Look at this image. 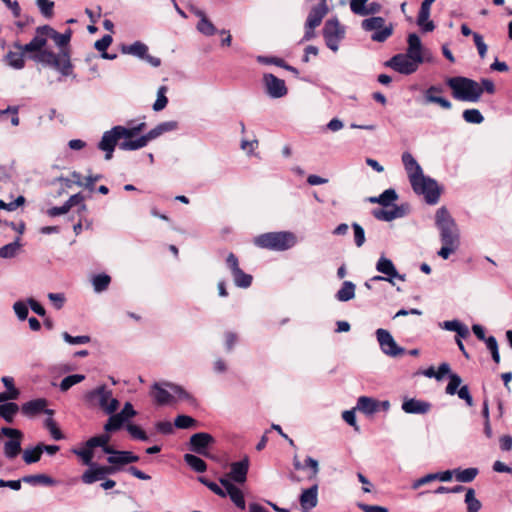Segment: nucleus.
Wrapping results in <instances>:
<instances>
[{
  "label": "nucleus",
  "mask_w": 512,
  "mask_h": 512,
  "mask_svg": "<svg viewBox=\"0 0 512 512\" xmlns=\"http://www.w3.org/2000/svg\"><path fill=\"white\" fill-rule=\"evenodd\" d=\"M473 40L480 58L484 59L486 57L488 47L484 42L483 36L479 33H473Z\"/></svg>",
  "instance_id": "69168bd1"
},
{
  "label": "nucleus",
  "mask_w": 512,
  "mask_h": 512,
  "mask_svg": "<svg viewBox=\"0 0 512 512\" xmlns=\"http://www.w3.org/2000/svg\"><path fill=\"white\" fill-rule=\"evenodd\" d=\"M248 469H249V460L246 457L240 461L233 462L231 464V469H230V472L228 473V477L232 481L242 484L247 479Z\"/></svg>",
  "instance_id": "5701e85b"
},
{
  "label": "nucleus",
  "mask_w": 512,
  "mask_h": 512,
  "mask_svg": "<svg viewBox=\"0 0 512 512\" xmlns=\"http://www.w3.org/2000/svg\"><path fill=\"white\" fill-rule=\"evenodd\" d=\"M49 37L43 26L36 28L35 36L27 44L15 42L13 48H22L27 52V57L37 63L50 66L60 72L62 76H70L73 66L70 61L69 51H61L59 54L45 49Z\"/></svg>",
  "instance_id": "f257e3e1"
},
{
  "label": "nucleus",
  "mask_w": 512,
  "mask_h": 512,
  "mask_svg": "<svg viewBox=\"0 0 512 512\" xmlns=\"http://www.w3.org/2000/svg\"><path fill=\"white\" fill-rule=\"evenodd\" d=\"M317 495V485H313L312 487L303 490V492L300 495V504L305 512H308L317 505Z\"/></svg>",
  "instance_id": "bb28decb"
},
{
  "label": "nucleus",
  "mask_w": 512,
  "mask_h": 512,
  "mask_svg": "<svg viewBox=\"0 0 512 512\" xmlns=\"http://www.w3.org/2000/svg\"><path fill=\"white\" fill-rule=\"evenodd\" d=\"M110 441V436L107 433L91 437L87 440L86 446L91 448L92 450L96 447H101L103 452L109 454L112 452V447L108 445Z\"/></svg>",
  "instance_id": "473e14b6"
},
{
  "label": "nucleus",
  "mask_w": 512,
  "mask_h": 512,
  "mask_svg": "<svg viewBox=\"0 0 512 512\" xmlns=\"http://www.w3.org/2000/svg\"><path fill=\"white\" fill-rule=\"evenodd\" d=\"M407 209L404 205L397 206L394 205L392 209L386 210V209H374L372 211L373 216L377 220L390 222L396 218H401L406 215Z\"/></svg>",
  "instance_id": "b1692460"
},
{
  "label": "nucleus",
  "mask_w": 512,
  "mask_h": 512,
  "mask_svg": "<svg viewBox=\"0 0 512 512\" xmlns=\"http://www.w3.org/2000/svg\"><path fill=\"white\" fill-rule=\"evenodd\" d=\"M354 232V243L357 247H361L365 242V231L361 225L354 222L352 224Z\"/></svg>",
  "instance_id": "338daca9"
},
{
  "label": "nucleus",
  "mask_w": 512,
  "mask_h": 512,
  "mask_svg": "<svg viewBox=\"0 0 512 512\" xmlns=\"http://www.w3.org/2000/svg\"><path fill=\"white\" fill-rule=\"evenodd\" d=\"M19 106H8L5 109H0V122H4L10 117V122L13 126H18L20 123L19 119Z\"/></svg>",
  "instance_id": "a19ab883"
},
{
  "label": "nucleus",
  "mask_w": 512,
  "mask_h": 512,
  "mask_svg": "<svg viewBox=\"0 0 512 512\" xmlns=\"http://www.w3.org/2000/svg\"><path fill=\"white\" fill-rule=\"evenodd\" d=\"M232 277L237 287L248 288L252 284V276L250 274L245 273L242 269L238 271L237 274H234Z\"/></svg>",
  "instance_id": "603ef678"
},
{
  "label": "nucleus",
  "mask_w": 512,
  "mask_h": 512,
  "mask_svg": "<svg viewBox=\"0 0 512 512\" xmlns=\"http://www.w3.org/2000/svg\"><path fill=\"white\" fill-rule=\"evenodd\" d=\"M465 504L467 505V512H479L481 509L482 504L476 498L474 489H467L465 494Z\"/></svg>",
  "instance_id": "a18cd8bd"
},
{
  "label": "nucleus",
  "mask_w": 512,
  "mask_h": 512,
  "mask_svg": "<svg viewBox=\"0 0 512 512\" xmlns=\"http://www.w3.org/2000/svg\"><path fill=\"white\" fill-rule=\"evenodd\" d=\"M21 482H24L26 484L30 485H45V486H53L56 484V481L46 475V474H35V475H26L22 477Z\"/></svg>",
  "instance_id": "f704fd0d"
},
{
  "label": "nucleus",
  "mask_w": 512,
  "mask_h": 512,
  "mask_svg": "<svg viewBox=\"0 0 512 512\" xmlns=\"http://www.w3.org/2000/svg\"><path fill=\"white\" fill-rule=\"evenodd\" d=\"M444 92V88L441 85H432L427 88L424 92L425 103L437 104L443 109H451V102L442 97L441 94Z\"/></svg>",
  "instance_id": "a211bd4d"
},
{
  "label": "nucleus",
  "mask_w": 512,
  "mask_h": 512,
  "mask_svg": "<svg viewBox=\"0 0 512 512\" xmlns=\"http://www.w3.org/2000/svg\"><path fill=\"white\" fill-rule=\"evenodd\" d=\"M108 415L109 418L104 425V431L107 434L119 430L125 423V421L116 412Z\"/></svg>",
  "instance_id": "c03bdc74"
},
{
  "label": "nucleus",
  "mask_w": 512,
  "mask_h": 512,
  "mask_svg": "<svg viewBox=\"0 0 512 512\" xmlns=\"http://www.w3.org/2000/svg\"><path fill=\"white\" fill-rule=\"evenodd\" d=\"M328 13L327 3L319 2L313 6L307 16L306 22L311 27H318Z\"/></svg>",
  "instance_id": "393cba45"
},
{
  "label": "nucleus",
  "mask_w": 512,
  "mask_h": 512,
  "mask_svg": "<svg viewBox=\"0 0 512 512\" xmlns=\"http://www.w3.org/2000/svg\"><path fill=\"white\" fill-rule=\"evenodd\" d=\"M111 278L107 274H97L92 279V284L96 292L106 290L110 284Z\"/></svg>",
  "instance_id": "8fccbe9b"
},
{
  "label": "nucleus",
  "mask_w": 512,
  "mask_h": 512,
  "mask_svg": "<svg viewBox=\"0 0 512 512\" xmlns=\"http://www.w3.org/2000/svg\"><path fill=\"white\" fill-rule=\"evenodd\" d=\"M108 455L107 462L119 468L139 461V457L131 451L115 450L112 448V452Z\"/></svg>",
  "instance_id": "aec40b11"
},
{
  "label": "nucleus",
  "mask_w": 512,
  "mask_h": 512,
  "mask_svg": "<svg viewBox=\"0 0 512 512\" xmlns=\"http://www.w3.org/2000/svg\"><path fill=\"white\" fill-rule=\"evenodd\" d=\"M84 402L90 408H98L105 414H112L119 408V401L113 397L112 390L105 384L99 385L96 388L84 394Z\"/></svg>",
  "instance_id": "7ed1b4c3"
},
{
  "label": "nucleus",
  "mask_w": 512,
  "mask_h": 512,
  "mask_svg": "<svg viewBox=\"0 0 512 512\" xmlns=\"http://www.w3.org/2000/svg\"><path fill=\"white\" fill-rule=\"evenodd\" d=\"M164 385L170 387L172 393L174 395H176L178 397V399L184 400V401H187L190 403L195 401L193 396L190 393H188L187 391H185L181 386L174 385V384H168V383H165Z\"/></svg>",
  "instance_id": "6e6d98bb"
},
{
  "label": "nucleus",
  "mask_w": 512,
  "mask_h": 512,
  "mask_svg": "<svg viewBox=\"0 0 512 512\" xmlns=\"http://www.w3.org/2000/svg\"><path fill=\"white\" fill-rule=\"evenodd\" d=\"M20 247L21 243L20 238L18 237L14 242L0 247V258L9 259L15 257L20 250Z\"/></svg>",
  "instance_id": "37998d69"
},
{
  "label": "nucleus",
  "mask_w": 512,
  "mask_h": 512,
  "mask_svg": "<svg viewBox=\"0 0 512 512\" xmlns=\"http://www.w3.org/2000/svg\"><path fill=\"white\" fill-rule=\"evenodd\" d=\"M431 403L416 398L405 399L402 403V410L407 414H426L431 409Z\"/></svg>",
  "instance_id": "4be33fe9"
},
{
  "label": "nucleus",
  "mask_w": 512,
  "mask_h": 512,
  "mask_svg": "<svg viewBox=\"0 0 512 512\" xmlns=\"http://www.w3.org/2000/svg\"><path fill=\"white\" fill-rule=\"evenodd\" d=\"M1 433L9 438L4 442L3 454L8 460H13L22 452L23 432L16 428L2 427Z\"/></svg>",
  "instance_id": "9d476101"
},
{
  "label": "nucleus",
  "mask_w": 512,
  "mask_h": 512,
  "mask_svg": "<svg viewBox=\"0 0 512 512\" xmlns=\"http://www.w3.org/2000/svg\"><path fill=\"white\" fill-rule=\"evenodd\" d=\"M424 61L425 57H415L408 53H399L387 61L386 65L398 73L410 75L416 72Z\"/></svg>",
  "instance_id": "1a4fd4ad"
},
{
  "label": "nucleus",
  "mask_w": 512,
  "mask_h": 512,
  "mask_svg": "<svg viewBox=\"0 0 512 512\" xmlns=\"http://www.w3.org/2000/svg\"><path fill=\"white\" fill-rule=\"evenodd\" d=\"M151 396L158 405L170 404L174 399L173 394L163 388L159 383L153 384Z\"/></svg>",
  "instance_id": "c756f323"
},
{
  "label": "nucleus",
  "mask_w": 512,
  "mask_h": 512,
  "mask_svg": "<svg viewBox=\"0 0 512 512\" xmlns=\"http://www.w3.org/2000/svg\"><path fill=\"white\" fill-rule=\"evenodd\" d=\"M263 84L267 95L271 98L284 97L288 92L285 81L271 73L263 75Z\"/></svg>",
  "instance_id": "2eb2a0df"
},
{
  "label": "nucleus",
  "mask_w": 512,
  "mask_h": 512,
  "mask_svg": "<svg viewBox=\"0 0 512 512\" xmlns=\"http://www.w3.org/2000/svg\"><path fill=\"white\" fill-rule=\"evenodd\" d=\"M361 27L366 32H373L371 39L375 42H385L394 31L392 23L386 24V20L380 16H372L362 21Z\"/></svg>",
  "instance_id": "6e6552de"
},
{
  "label": "nucleus",
  "mask_w": 512,
  "mask_h": 512,
  "mask_svg": "<svg viewBox=\"0 0 512 512\" xmlns=\"http://www.w3.org/2000/svg\"><path fill=\"white\" fill-rule=\"evenodd\" d=\"M122 54L132 55L139 59L145 60L153 67H159L161 65V59L148 54V46L141 42L135 41L132 44H123L120 48Z\"/></svg>",
  "instance_id": "f8f14e48"
},
{
  "label": "nucleus",
  "mask_w": 512,
  "mask_h": 512,
  "mask_svg": "<svg viewBox=\"0 0 512 512\" xmlns=\"http://www.w3.org/2000/svg\"><path fill=\"white\" fill-rule=\"evenodd\" d=\"M430 10L420 8L417 16V25L424 32H431L435 29V24L433 21L429 20Z\"/></svg>",
  "instance_id": "4c0bfd02"
},
{
  "label": "nucleus",
  "mask_w": 512,
  "mask_h": 512,
  "mask_svg": "<svg viewBox=\"0 0 512 512\" xmlns=\"http://www.w3.org/2000/svg\"><path fill=\"white\" fill-rule=\"evenodd\" d=\"M73 453L75 455H77L78 457H80L85 465L90 466L91 464L94 463V462H92L93 450L86 445L84 448L74 449Z\"/></svg>",
  "instance_id": "052dcab7"
},
{
  "label": "nucleus",
  "mask_w": 512,
  "mask_h": 512,
  "mask_svg": "<svg viewBox=\"0 0 512 512\" xmlns=\"http://www.w3.org/2000/svg\"><path fill=\"white\" fill-rule=\"evenodd\" d=\"M407 43L408 48L406 53L415 57H425V50L422 46L420 37L416 33H411L408 35Z\"/></svg>",
  "instance_id": "2f4dec72"
},
{
  "label": "nucleus",
  "mask_w": 512,
  "mask_h": 512,
  "mask_svg": "<svg viewBox=\"0 0 512 512\" xmlns=\"http://www.w3.org/2000/svg\"><path fill=\"white\" fill-rule=\"evenodd\" d=\"M402 162L408 174L410 182H412V180L414 179L413 177H419L420 175L423 174L421 166L418 164V162L411 153L404 152L402 154Z\"/></svg>",
  "instance_id": "a878e982"
},
{
  "label": "nucleus",
  "mask_w": 512,
  "mask_h": 512,
  "mask_svg": "<svg viewBox=\"0 0 512 512\" xmlns=\"http://www.w3.org/2000/svg\"><path fill=\"white\" fill-rule=\"evenodd\" d=\"M225 497L229 496L230 500L237 506L239 509L244 510L246 508V502L244 499L243 492L238 488H232L230 491H224Z\"/></svg>",
  "instance_id": "49530a36"
},
{
  "label": "nucleus",
  "mask_w": 512,
  "mask_h": 512,
  "mask_svg": "<svg viewBox=\"0 0 512 512\" xmlns=\"http://www.w3.org/2000/svg\"><path fill=\"white\" fill-rule=\"evenodd\" d=\"M446 84L452 90V95L459 101L477 102L483 94V88L478 82L463 76L448 78Z\"/></svg>",
  "instance_id": "f03ea898"
},
{
  "label": "nucleus",
  "mask_w": 512,
  "mask_h": 512,
  "mask_svg": "<svg viewBox=\"0 0 512 512\" xmlns=\"http://www.w3.org/2000/svg\"><path fill=\"white\" fill-rule=\"evenodd\" d=\"M47 403V400L44 398L30 400L21 406V411L27 417H33L41 412L52 416L54 411L51 409H46Z\"/></svg>",
  "instance_id": "6ab92c4d"
},
{
  "label": "nucleus",
  "mask_w": 512,
  "mask_h": 512,
  "mask_svg": "<svg viewBox=\"0 0 512 512\" xmlns=\"http://www.w3.org/2000/svg\"><path fill=\"white\" fill-rule=\"evenodd\" d=\"M184 461L191 469L195 472L202 473L207 469V465L204 460L193 454H185Z\"/></svg>",
  "instance_id": "79ce46f5"
},
{
  "label": "nucleus",
  "mask_w": 512,
  "mask_h": 512,
  "mask_svg": "<svg viewBox=\"0 0 512 512\" xmlns=\"http://www.w3.org/2000/svg\"><path fill=\"white\" fill-rule=\"evenodd\" d=\"M36 4L44 17L50 18L53 15L54 2L50 0H36Z\"/></svg>",
  "instance_id": "0e129e2a"
},
{
  "label": "nucleus",
  "mask_w": 512,
  "mask_h": 512,
  "mask_svg": "<svg viewBox=\"0 0 512 512\" xmlns=\"http://www.w3.org/2000/svg\"><path fill=\"white\" fill-rule=\"evenodd\" d=\"M380 408V402L368 396H361L357 400L356 409L366 415L376 413Z\"/></svg>",
  "instance_id": "7c9ffc66"
},
{
  "label": "nucleus",
  "mask_w": 512,
  "mask_h": 512,
  "mask_svg": "<svg viewBox=\"0 0 512 512\" xmlns=\"http://www.w3.org/2000/svg\"><path fill=\"white\" fill-rule=\"evenodd\" d=\"M126 429L134 439L141 440V441L148 440L147 434L139 426H137L135 424H128L126 426Z\"/></svg>",
  "instance_id": "774afa93"
},
{
  "label": "nucleus",
  "mask_w": 512,
  "mask_h": 512,
  "mask_svg": "<svg viewBox=\"0 0 512 512\" xmlns=\"http://www.w3.org/2000/svg\"><path fill=\"white\" fill-rule=\"evenodd\" d=\"M344 34L345 30L340 25L338 19L334 18L326 21L323 28V36L329 49L336 52L339 42L344 38Z\"/></svg>",
  "instance_id": "9b49d317"
},
{
  "label": "nucleus",
  "mask_w": 512,
  "mask_h": 512,
  "mask_svg": "<svg viewBox=\"0 0 512 512\" xmlns=\"http://www.w3.org/2000/svg\"><path fill=\"white\" fill-rule=\"evenodd\" d=\"M41 455L42 453L39 444L33 448H26L22 452V458L26 464H33L38 462L41 458Z\"/></svg>",
  "instance_id": "de8ad7c7"
},
{
  "label": "nucleus",
  "mask_w": 512,
  "mask_h": 512,
  "mask_svg": "<svg viewBox=\"0 0 512 512\" xmlns=\"http://www.w3.org/2000/svg\"><path fill=\"white\" fill-rule=\"evenodd\" d=\"M62 338L65 342L71 345L87 344L91 341V338L88 335L72 336L68 332H63Z\"/></svg>",
  "instance_id": "13d9d810"
},
{
  "label": "nucleus",
  "mask_w": 512,
  "mask_h": 512,
  "mask_svg": "<svg viewBox=\"0 0 512 512\" xmlns=\"http://www.w3.org/2000/svg\"><path fill=\"white\" fill-rule=\"evenodd\" d=\"M121 138L122 136L119 130H116V126L103 133L102 138L98 143V148L105 152L106 160L112 159L114 149L117 145L118 140Z\"/></svg>",
  "instance_id": "dca6fc26"
},
{
  "label": "nucleus",
  "mask_w": 512,
  "mask_h": 512,
  "mask_svg": "<svg viewBox=\"0 0 512 512\" xmlns=\"http://www.w3.org/2000/svg\"><path fill=\"white\" fill-rule=\"evenodd\" d=\"M369 0H349L350 9L355 15L367 16L365 8Z\"/></svg>",
  "instance_id": "680f3d73"
},
{
  "label": "nucleus",
  "mask_w": 512,
  "mask_h": 512,
  "mask_svg": "<svg viewBox=\"0 0 512 512\" xmlns=\"http://www.w3.org/2000/svg\"><path fill=\"white\" fill-rule=\"evenodd\" d=\"M376 338L379 343L381 351L390 357H398L405 353V349L400 347L391 333L383 328H379L376 330Z\"/></svg>",
  "instance_id": "ddd939ff"
},
{
  "label": "nucleus",
  "mask_w": 512,
  "mask_h": 512,
  "mask_svg": "<svg viewBox=\"0 0 512 512\" xmlns=\"http://www.w3.org/2000/svg\"><path fill=\"white\" fill-rule=\"evenodd\" d=\"M296 236L289 231L268 232L254 239L256 246L274 251H285L295 246Z\"/></svg>",
  "instance_id": "20e7f679"
},
{
  "label": "nucleus",
  "mask_w": 512,
  "mask_h": 512,
  "mask_svg": "<svg viewBox=\"0 0 512 512\" xmlns=\"http://www.w3.org/2000/svg\"><path fill=\"white\" fill-rule=\"evenodd\" d=\"M84 379H85V375H83V374H73V375L66 376L60 382L59 388L62 392H66L72 386L82 382Z\"/></svg>",
  "instance_id": "09e8293b"
},
{
  "label": "nucleus",
  "mask_w": 512,
  "mask_h": 512,
  "mask_svg": "<svg viewBox=\"0 0 512 512\" xmlns=\"http://www.w3.org/2000/svg\"><path fill=\"white\" fill-rule=\"evenodd\" d=\"M44 29L48 32L49 39H52L55 44L63 51H68L65 47L69 44L71 39V30L68 29L65 33H58L49 25H44Z\"/></svg>",
  "instance_id": "c85d7f7f"
},
{
  "label": "nucleus",
  "mask_w": 512,
  "mask_h": 512,
  "mask_svg": "<svg viewBox=\"0 0 512 512\" xmlns=\"http://www.w3.org/2000/svg\"><path fill=\"white\" fill-rule=\"evenodd\" d=\"M413 178L412 182H410L413 191L418 195H423L427 204H436L441 194L437 181L424 174Z\"/></svg>",
  "instance_id": "0eeeda50"
},
{
  "label": "nucleus",
  "mask_w": 512,
  "mask_h": 512,
  "mask_svg": "<svg viewBox=\"0 0 512 512\" xmlns=\"http://www.w3.org/2000/svg\"><path fill=\"white\" fill-rule=\"evenodd\" d=\"M145 127H146V123L141 122V123L137 124L136 126H130V127H124V126L117 125L116 130H119L122 138H125L124 141H127V140H132L131 138H133L138 133L143 131L145 129Z\"/></svg>",
  "instance_id": "58836bf2"
},
{
  "label": "nucleus",
  "mask_w": 512,
  "mask_h": 512,
  "mask_svg": "<svg viewBox=\"0 0 512 512\" xmlns=\"http://www.w3.org/2000/svg\"><path fill=\"white\" fill-rule=\"evenodd\" d=\"M44 425L49 430L53 439L61 440L63 438L62 432L57 427L56 422L51 416L45 420Z\"/></svg>",
  "instance_id": "e2e57ef3"
},
{
  "label": "nucleus",
  "mask_w": 512,
  "mask_h": 512,
  "mask_svg": "<svg viewBox=\"0 0 512 512\" xmlns=\"http://www.w3.org/2000/svg\"><path fill=\"white\" fill-rule=\"evenodd\" d=\"M435 223L440 231V239L442 244L459 246V231L454 219L445 207L437 210L435 215Z\"/></svg>",
  "instance_id": "39448f33"
},
{
  "label": "nucleus",
  "mask_w": 512,
  "mask_h": 512,
  "mask_svg": "<svg viewBox=\"0 0 512 512\" xmlns=\"http://www.w3.org/2000/svg\"><path fill=\"white\" fill-rule=\"evenodd\" d=\"M177 128V122L167 121L158 124L155 128L151 129L145 135L135 139L127 140L119 143V148L124 151H134L145 147L149 141L154 140L165 132L173 131Z\"/></svg>",
  "instance_id": "423d86ee"
},
{
  "label": "nucleus",
  "mask_w": 512,
  "mask_h": 512,
  "mask_svg": "<svg viewBox=\"0 0 512 512\" xmlns=\"http://www.w3.org/2000/svg\"><path fill=\"white\" fill-rule=\"evenodd\" d=\"M376 270L384 274L386 276V281L391 284H394L393 278H397L401 281L405 280V275L399 274L393 262L386 257H380L378 259L376 263Z\"/></svg>",
  "instance_id": "412c9836"
},
{
  "label": "nucleus",
  "mask_w": 512,
  "mask_h": 512,
  "mask_svg": "<svg viewBox=\"0 0 512 512\" xmlns=\"http://www.w3.org/2000/svg\"><path fill=\"white\" fill-rule=\"evenodd\" d=\"M15 50H9L5 56V60L9 66L14 69H22L25 66V55L27 52L22 48H14Z\"/></svg>",
  "instance_id": "cd10ccee"
},
{
  "label": "nucleus",
  "mask_w": 512,
  "mask_h": 512,
  "mask_svg": "<svg viewBox=\"0 0 512 512\" xmlns=\"http://www.w3.org/2000/svg\"><path fill=\"white\" fill-rule=\"evenodd\" d=\"M356 286L351 281H344L341 288L336 292L335 298L340 302H347L355 297Z\"/></svg>",
  "instance_id": "72a5a7b5"
},
{
  "label": "nucleus",
  "mask_w": 512,
  "mask_h": 512,
  "mask_svg": "<svg viewBox=\"0 0 512 512\" xmlns=\"http://www.w3.org/2000/svg\"><path fill=\"white\" fill-rule=\"evenodd\" d=\"M197 421L188 415H178L174 420L175 427L179 429H188L196 426Z\"/></svg>",
  "instance_id": "5fc2aeb1"
},
{
  "label": "nucleus",
  "mask_w": 512,
  "mask_h": 512,
  "mask_svg": "<svg viewBox=\"0 0 512 512\" xmlns=\"http://www.w3.org/2000/svg\"><path fill=\"white\" fill-rule=\"evenodd\" d=\"M105 478L102 475L101 470L99 469V465L93 463L89 466L81 476V480L84 484H92L96 481L104 480Z\"/></svg>",
  "instance_id": "c9c22d12"
},
{
  "label": "nucleus",
  "mask_w": 512,
  "mask_h": 512,
  "mask_svg": "<svg viewBox=\"0 0 512 512\" xmlns=\"http://www.w3.org/2000/svg\"><path fill=\"white\" fill-rule=\"evenodd\" d=\"M197 30L205 36H212L216 33L215 26L208 18L199 20Z\"/></svg>",
  "instance_id": "4d7b16f0"
},
{
  "label": "nucleus",
  "mask_w": 512,
  "mask_h": 512,
  "mask_svg": "<svg viewBox=\"0 0 512 512\" xmlns=\"http://www.w3.org/2000/svg\"><path fill=\"white\" fill-rule=\"evenodd\" d=\"M214 438L209 433L199 432L190 437V449L203 456H207V448L214 443Z\"/></svg>",
  "instance_id": "f3484780"
},
{
  "label": "nucleus",
  "mask_w": 512,
  "mask_h": 512,
  "mask_svg": "<svg viewBox=\"0 0 512 512\" xmlns=\"http://www.w3.org/2000/svg\"><path fill=\"white\" fill-rule=\"evenodd\" d=\"M463 119L467 123H472V124H481L484 121V117L478 109L464 110Z\"/></svg>",
  "instance_id": "864d4df0"
},
{
  "label": "nucleus",
  "mask_w": 512,
  "mask_h": 512,
  "mask_svg": "<svg viewBox=\"0 0 512 512\" xmlns=\"http://www.w3.org/2000/svg\"><path fill=\"white\" fill-rule=\"evenodd\" d=\"M19 411V406L15 402H6L0 405V417L7 423H13L15 415Z\"/></svg>",
  "instance_id": "e433bc0d"
},
{
  "label": "nucleus",
  "mask_w": 512,
  "mask_h": 512,
  "mask_svg": "<svg viewBox=\"0 0 512 512\" xmlns=\"http://www.w3.org/2000/svg\"><path fill=\"white\" fill-rule=\"evenodd\" d=\"M478 469L471 467L466 469H455V478L458 482L462 483H470L472 482L476 476L478 475Z\"/></svg>",
  "instance_id": "ea45409f"
},
{
  "label": "nucleus",
  "mask_w": 512,
  "mask_h": 512,
  "mask_svg": "<svg viewBox=\"0 0 512 512\" xmlns=\"http://www.w3.org/2000/svg\"><path fill=\"white\" fill-rule=\"evenodd\" d=\"M461 383H462L461 377L456 373H451L449 375V383L446 386L445 392L448 395L457 394L460 399L465 401L467 406L472 407L474 402H473V398L470 394L469 388L467 385H463L459 388Z\"/></svg>",
  "instance_id": "4468645a"
},
{
  "label": "nucleus",
  "mask_w": 512,
  "mask_h": 512,
  "mask_svg": "<svg viewBox=\"0 0 512 512\" xmlns=\"http://www.w3.org/2000/svg\"><path fill=\"white\" fill-rule=\"evenodd\" d=\"M397 199H398V195H397L396 191L392 188L386 189L379 195V200H381V205L383 207L390 206Z\"/></svg>",
  "instance_id": "bf43d9fd"
},
{
  "label": "nucleus",
  "mask_w": 512,
  "mask_h": 512,
  "mask_svg": "<svg viewBox=\"0 0 512 512\" xmlns=\"http://www.w3.org/2000/svg\"><path fill=\"white\" fill-rule=\"evenodd\" d=\"M167 90H168L167 87L164 85L160 86L158 88L157 99L153 104L154 111H161L167 106V103H168V98L166 97Z\"/></svg>",
  "instance_id": "3c124183"
}]
</instances>
